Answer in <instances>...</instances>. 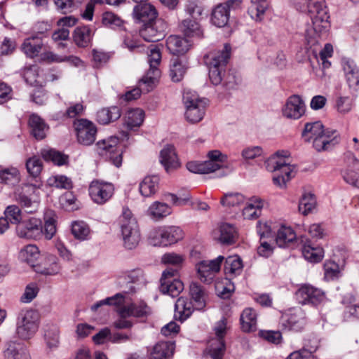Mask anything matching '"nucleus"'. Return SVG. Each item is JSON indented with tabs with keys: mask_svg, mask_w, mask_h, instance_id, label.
I'll list each match as a JSON object with an SVG mask.
<instances>
[{
	"mask_svg": "<svg viewBox=\"0 0 359 359\" xmlns=\"http://www.w3.org/2000/svg\"><path fill=\"white\" fill-rule=\"evenodd\" d=\"M230 55L231 46L225 44L222 50L210 52L205 57V62L209 68L210 81L215 86L222 83L227 90L235 89L238 85L235 75L230 73L224 75Z\"/></svg>",
	"mask_w": 359,
	"mask_h": 359,
	"instance_id": "f257e3e1",
	"label": "nucleus"
},
{
	"mask_svg": "<svg viewBox=\"0 0 359 359\" xmlns=\"http://www.w3.org/2000/svg\"><path fill=\"white\" fill-rule=\"evenodd\" d=\"M118 222L125 247L129 250L135 248L140 241V233L136 219L128 208H123Z\"/></svg>",
	"mask_w": 359,
	"mask_h": 359,
	"instance_id": "f03ea898",
	"label": "nucleus"
},
{
	"mask_svg": "<svg viewBox=\"0 0 359 359\" xmlns=\"http://www.w3.org/2000/svg\"><path fill=\"white\" fill-rule=\"evenodd\" d=\"M183 102L186 107L187 120L191 123L201 121L205 115L208 100L199 98L194 93L187 91L183 95Z\"/></svg>",
	"mask_w": 359,
	"mask_h": 359,
	"instance_id": "7ed1b4c3",
	"label": "nucleus"
},
{
	"mask_svg": "<svg viewBox=\"0 0 359 359\" xmlns=\"http://www.w3.org/2000/svg\"><path fill=\"white\" fill-rule=\"evenodd\" d=\"M266 168L274 172L273 183L280 188H284L286 183L292 177V174L294 167L287 160H277L275 156L270 157L266 162Z\"/></svg>",
	"mask_w": 359,
	"mask_h": 359,
	"instance_id": "20e7f679",
	"label": "nucleus"
},
{
	"mask_svg": "<svg viewBox=\"0 0 359 359\" xmlns=\"http://www.w3.org/2000/svg\"><path fill=\"white\" fill-rule=\"evenodd\" d=\"M97 153L106 157L116 167L118 168L122 164L123 149L118 145V138L111 137L109 140H103L97 143Z\"/></svg>",
	"mask_w": 359,
	"mask_h": 359,
	"instance_id": "39448f33",
	"label": "nucleus"
},
{
	"mask_svg": "<svg viewBox=\"0 0 359 359\" xmlns=\"http://www.w3.org/2000/svg\"><path fill=\"white\" fill-rule=\"evenodd\" d=\"M38 328L39 314L35 311L29 310L18 318L16 334L21 339H29L35 334Z\"/></svg>",
	"mask_w": 359,
	"mask_h": 359,
	"instance_id": "423d86ee",
	"label": "nucleus"
},
{
	"mask_svg": "<svg viewBox=\"0 0 359 359\" xmlns=\"http://www.w3.org/2000/svg\"><path fill=\"white\" fill-rule=\"evenodd\" d=\"M279 323L283 330L302 332L307 324L306 313L301 309L290 310L282 315Z\"/></svg>",
	"mask_w": 359,
	"mask_h": 359,
	"instance_id": "0eeeda50",
	"label": "nucleus"
},
{
	"mask_svg": "<svg viewBox=\"0 0 359 359\" xmlns=\"http://www.w3.org/2000/svg\"><path fill=\"white\" fill-rule=\"evenodd\" d=\"M183 231L178 226H167L160 228L151 233L154 245L168 246L177 243L183 238Z\"/></svg>",
	"mask_w": 359,
	"mask_h": 359,
	"instance_id": "6e6552de",
	"label": "nucleus"
},
{
	"mask_svg": "<svg viewBox=\"0 0 359 359\" xmlns=\"http://www.w3.org/2000/svg\"><path fill=\"white\" fill-rule=\"evenodd\" d=\"M73 126L79 144L90 146L94 143L97 129L93 122L86 118H80L74 121Z\"/></svg>",
	"mask_w": 359,
	"mask_h": 359,
	"instance_id": "1a4fd4ad",
	"label": "nucleus"
},
{
	"mask_svg": "<svg viewBox=\"0 0 359 359\" xmlns=\"http://www.w3.org/2000/svg\"><path fill=\"white\" fill-rule=\"evenodd\" d=\"M217 338L212 339L208 348V353L212 359H223L226 351L224 337L226 330V318H222L214 328Z\"/></svg>",
	"mask_w": 359,
	"mask_h": 359,
	"instance_id": "9d476101",
	"label": "nucleus"
},
{
	"mask_svg": "<svg viewBox=\"0 0 359 359\" xmlns=\"http://www.w3.org/2000/svg\"><path fill=\"white\" fill-rule=\"evenodd\" d=\"M177 276V269H166L161 278V292L172 297H177L184 290V284Z\"/></svg>",
	"mask_w": 359,
	"mask_h": 359,
	"instance_id": "9b49d317",
	"label": "nucleus"
},
{
	"mask_svg": "<svg viewBox=\"0 0 359 359\" xmlns=\"http://www.w3.org/2000/svg\"><path fill=\"white\" fill-rule=\"evenodd\" d=\"M295 297L297 302L302 305L317 306L323 302L325 295L321 290L311 285L304 284L296 291Z\"/></svg>",
	"mask_w": 359,
	"mask_h": 359,
	"instance_id": "f8f14e48",
	"label": "nucleus"
},
{
	"mask_svg": "<svg viewBox=\"0 0 359 359\" xmlns=\"http://www.w3.org/2000/svg\"><path fill=\"white\" fill-rule=\"evenodd\" d=\"M167 28V23L163 19H156L144 24L140 34L146 41L156 42L163 39Z\"/></svg>",
	"mask_w": 359,
	"mask_h": 359,
	"instance_id": "ddd939ff",
	"label": "nucleus"
},
{
	"mask_svg": "<svg viewBox=\"0 0 359 359\" xmlns=\"http://www.w3.org/2000/svg\"><path fill=\"white\" fill-rule=\"evenodd\" d=\"M224 259L223 256H219L212 260H203L196 264L199 279L206 283H210L219 273L221 264Z\"/></svg>",
	"mask_w": 359,
	"mask_h": 359,
	"instance_id": "4468645a",
	"label": "nucleus"
},
{
	"mask_svg": "<svg viewBox=\"0 0 359 359\" xmlns=\"http://www.w3.org/2000/svg\"><path fill=\"white\" fill-rule=\"evenodd\" d=\"M114 187L112 183L102 180H93L89 186V194L97 204L103 205L114 195Z\"/></svg>",
	"mask_w": 359,
	"mask_h": 359,
	"instance_id": "2eb2a0df",
	"label": "nucleus"
},
{
	"mask_svg": "<svg viewBox=\"0 0 359 359\" xmlns=\"http://www.w3.org/2000/svg\"><path fill=\"white\" fill-rule=\"evenodd\" d=\"M239 0H229L224 3L217 5L211 13V22L217 27H224L229 20V12L231 9L239 7Z\"/></svg>",
	"mask_w": 359,
	"mask_h": 359,
	"instance_id": "dca6fc26",
	"label": "nucleus"
},
{
	"mask_svg": "<svg viewBox=\"0 0 359 359\" xmlns=\"http://www.w3.org/2000/svg\"><path fill=\"white\" fill-rule=\"evenodd\" d=\"M16 231L20 238L37 239L43 234L42 222L39 219L31 217L18 225Z\"/></svg>",
	"mask_w": 359,
	"mask_h": 359,
	"instance_id": "f3484780",
	"label": "nucleus"
},
{
	"mask_svg": "<svg viewBox=\"0 0 359 359\" xmlns=\"http://www.w3.org/2000/svg\"><path fill=\"white\" fill-rule=\"evenodd\" d=\"M314 25L328 23L330 15L324 0H305Z\"/></svg>",
	"mask_w": 359,
	"mask_h": 359,
	"instance_id": "a211bd4d",
	"label": "nucleus"
},
{
	"mask_svg": "<svg viewBox=\"0 0 359 359\" xmlns=\"http://www.w3.org/2000/svg\"><path fill=\"white\" fill-rule=\"evenodd\" d=\"M346 162L348 168L343 173L346 182L359 189V160L351 152L346 154Z\"/></svg>",
	"mask_w": 359,
	"mask_h": 359,
	"instance_id": "6ab92c4d",
	"label": "nucleus"
},
{
	"mask_svg": "<svg viewBox=\"0 0 359 359\" xmlns=\"http://www.w3.org/2000/svg\"><path fill=\"white\" fill-rule=\"evenodd\" d=\"M26 168L28 173L31 177L34 179V183L23 184V187L36 190L42 186V182L40 180L39 175L43 169L42 161L39 157L33 156L27 160Z\"/></svg>",
	"mask_w": 359,
	"mask_h": 359,
	"instance_id": "aec40b11",
	"label": "nucleus"
},
{
	"mask_svg": "<svg viewBox=\"0 0 359 359\" xmlns=\"http://www.w3.org/2000/svg\"><path fill=\"white\" fill-rule=\"evenodd\" d=\"M305 112V104L300 96H290L283 109V115L289 118L298 119Z\"/></svg>",
	"mask_w": 359,
	"mask_h": 359,
	"instance_id": "412c9836",
	"label": "nucleus"
},
{
	"mask_svg": "<svg viewBox=\"0 0 359 359\" xmlns=\"http://www.w3.org/2000/svg\"><path fill=\"white\" fill-rule=\"evenodd\" d=\"M346 79L350 89L359 91V69L353 60L343 59L341 62Z\"/></svg>",
	"mask_w": 359,
	"mask_h": 359,
	"instance_id": "4be33fe9",
	"label": "nucleus"
},
{
	"mask_svg": "<svg viewBox=\"0 0 359 359\" xmlns=\"http://www.w3.org/2000/svg\"><path fill=\"white\" fill-rule=\"evenodd\" d=\"M160 162L167 172H172L180 167L175 147L166 145L160 152Z\"/></svg>",
	"mask_w": 359,
	"mask_h": 359,
	"instance_id": "5701e85b",
	"label": "nucleus"
},
{
	"mask_svg": "<svg viewBox=\"0 0 359 359\" xmlns=\"http://www.w3.org/2000/svg\"><path fill=\"white\" fill-rule=\"evenodd\" d=\"M133 17L144 24L153 21L158 18V13L155 7L148 3H140L133 8Z\"/></svg>",
	"mask_w": 359,
	"mask_h": 359,
	"instance_id": "b1692460",
	"label": "nucleus"
},
{
	"mask_svg": "<svg viewBox=\"0 0 359 359\" xmlns=\"http://www.w3.org/2000/svg\"><path fill=\"white\" fill-rule=\"evenodd\" d=\"M175 345L172 341H158L149 351L148 359H171Z\"/></svg>",
	"mask_w": 359,
	"mask_h": 359,
	"instance_id": "393cba45",
	"label": "nucleus"
},
{
	"mask_svg": "<svg viewBox=\"0 0 359 359\" xmlns=\"http://www.w3.org/2000/svg\"><path fill=\"white\" fill-rule=\"evenodd\" d=\"M28 126L31 135L37 140H41L46 137L49 130L48 125L36 114H32L29 116Z\"/></svg>",
	"mask_w": 359,
	"mask_h": 359,
	"instance_id": "a878e982",
	"label": "nucleus"
},
{
	"mask_svg": "<svg viewBox=\"0 0 359 359\" xmlns=\"http://www.w3.org/2000/svg\"><path fill=\"white\" fill-rule=\"evenodd\" d=\"M336 131L329 132L318 137H315L313 141V147L318 152L332 149L339 142Z\"/></svg>",
	"mask_w": 359,
	"mask_h": 359,
	"instance_id": "bb28decb",
	"label": "nucleus"
},
{
	"mask_svg": "<svg viewBox=\"0 0 359 359\" xmlns=\"http://www.w3.org/2000/svg\"><path fill=\"white\" fill-rule=\"evenodd\" d=\"M196 309L195 304L187 297L178 298L175 304V318L183 322L189 318Z\"/></svg>",
	"mask_w": 359,
	"mask_h": 359,
	"instance_id": "cd10ccee",
	"label": "nucleus"
},
{
	"mask_svg": "<svg viewBox=\"0 0 359 359\" xmlns=\"http://www.w3.org/2000/svg\"><path fill=\"white\" fill-rule=\"evenodd\" d=\"M43 46L42 39L34 36L24 40L21 45V50L27 57L33 59L39 57Z\"/></svg>",
	"mask_w": 359,
	"mask_h": 359,
	"instance_id": "c85d7f7f",
	"label": "nucleus"
},
{
	"mask_svg": "<svg viewBox=\"0 0 359 359\" xmlns=\"http://www.w3.org/2000/svg\"><path fill=\"white\" fill-rule=\"evenodd\" d=\"M190 46V41L180 36L170 35L166 40V47L169 52L174 55L186 53Z\"/></svg>",
	"mask_w": 359,
	"mask_h": 359,
	"instance_id": "c756f323",
	"label": "nucleus"
},
{
	"mask_svg": "<svg viewBox=\"0 0 359 359\" xmlns=\"http://www.w3.org/2000/svg\"><path fill=\"white\" fill-rule=\"evenodd\" d=\"M93 34L89 26H79L73 32V41L78 47L86 48L90 45Z\"/></svg>",
	"mask_w": 359,
	"mask_h": 359,
	"instance_id": "7c9ffc66",
	"label": "nucleus"
},
{
	"mask_svg": "<svg viewBox=\"0 0 359 359\" xmlns=\"http://www.w3.org/2000/svg\"><path fill=\"white\" fill-rule=\"evenodd\" d=\"M161 72L158 67H150L147 73L139 81V87L146 92L151 91L158 82Z\"/></svg>",
	"mask_w": 359,
	"mask_h": 359,
	"instance_id": "2f4dec72",
	"label": "nucleus"
},
{
	"mask_svg": "<svg viewBox=\"0 0 359 359\" xmlns=\"http://www.w3.org/2000/svg\"><path fill=\"white\" fill-rule=\"evenodd\" d=\"M257 314L252 308H245L240 317L241 329L245 332H253L257 327Z\"/></svg>",
	"mask_w": 359,
	"mask_h": 359,
	"instance_id": "473e14b6",
	"label": "nucleus"
},
{
	"mask_svg": "<svg viewBox=\"0 0 359 359\" xmlns=\"http://www.w3.org/2000/svg\"><path fill=\"white\" fill-rule=\"evenodd\" d=\"M237 232L233 226L224 223L220 225L219 236L217 240L222 245H229L235 243L237 240Z\"/></svg>",
	"mask_w": 359,
	"mask_h": 359,
	"instance_id": "72a5a7b5",
	"label": "nucleus"
},
{
	"mask_svg": "<svg viewBox=\"0 0 359 359\" xmlns=\"http://www.w3.org/2000/svg\"><path fill=\"white\" fill-rule=\"evenodd\" d=\"M263 207V200L257 197H252L243 210V215L245 219H255L260 216Z\"/></svg>",
	"mask_w": 359,
	"mask_h": 359,
	"instance_id": "f704fd0d",
	"label": "nucleus"
},
{
	"mask_svg": "<svg viewBox=\"0 0 359 359\" xmlns=\"http://www.w3.org/2000/svg\"><path fill=\"white\" fill-rule=\"evenodd\" d=\"M121 116V109L114 106L99 110L96 114V120L99 123L106 125L118 120Z\"/></svg>",
	"mask_w": 359,
	"mask_h": 359,
	"instance_id": "c9c22d12",
	"label": "nucleus"
},
{
	"mask_svg": "<svg viewBox=\"0 0 359 359\" xmlns=\"http://www.w3.org/2000/svg\"><path fill=\"white\" fill-rule=\"evenodd\" d=\"M189 294L194 302L196 309H203L206 305V293L203 287L199 283L193 282L189 286Z\"/></svg>",
	"mask_w": 359,
	"mask_h": 359,
	"instance_id": "e433bc0d",
	"label": "nucleus"
},
{
	"mask_svg": "<svg viewBox=\"0 0 359 359\" xmlns=\"http://www.w3.org/2000/svg\"><path fill=\"white\" fill-rule=\"evenodd\" d=\"M44 340L50 349L55 348L60 344V329L55 324H47L44 328Z\"/></svg>",
	"mask_w": 359,
	"mask_h": 359,
	"instance_id": "4c0bfd02",
	"label": "nucleus"
},
{
	"mask_svg": "<svg viewBox=\"0 0 359 359\" xmlns=\"http://www.w3.org/2000/svg\"><path fill=\"white\" fill-rule=\"evenodd\" d=\"M304 257L313 263L319 262L324 256V250L322 248L314 247L310 241H306L302 247Z\"/></svg>",
	"mask_w": 359,
	"mask_h": 359,
	"instance_id": "58836bf2",
	"label": "nucleus"
},
{
	"mask_svg": "<svg viewBox=\"0 0 359 359\" xmlns=\"http://www.w3.org/2000/svg\"><path fill=\"white\" fill-rule=\"evenodd\" d=\"M159 178L156 175L147 176L140 184L139 189L144 197H150L158 189Z\"/></svg>",
	"mask_w": 359,
	"mask_h": 359,
	"instance_id": "ea45409f",
	"label": "nucleus"
},
{
	"mask_svg": "<svg viewBox=\"0 0 359 359\" xmlns=\"http://www.w3.org/2000/svg\"><path fill=\"white\" fill-rule=\"evenodd\" d=\"M296 240V233L290 227L281 226L276 237V243L280 248L290 247Z\"/></svg>",
	"mask_w": 359,
	"mask_h": 359,
	"instance_id": "a19ab883",
	"label": "nucleus"
},
{
	"mask_svg": "<svg viewBox=\"0 0 359 359\" xmlns=\"http://www.w3.org/2000/svg\"><path fill=\"white\" fill-rule=\"evenodd\" d=\"M180 28L185 36L189 37L197 36L201 38L203 36V30L197 20L185 19L181 22Z\"/></svg>",
	"mask_w": 359,
	"mask_h": 359,
	"instance_id": "79ce46f5",
	"label": "nucleus"
},
{
	"mask_svg": "<svg viewBox=\"0 0 359 359\" xmlns=\"http://www.w3.org/2000/svg\"><path fill=\"white\" fill-rule=\"evenodd\" d=\"M329 132L330 131L323 129V125L320 121L307 123L305 124L304 129L302 132V137L305 138L306 141L310 142L313 138H315V137H317Z\"/></svg>",
	"mask_w": 359,
	"mask_h": 359,
	"instance_id": "37998d69",
	"label": "nucleus"
},
{
	"mask_svg": "<svg viewBox=\"0 0 359 359\" xmlns=\"http://www.w3.org/2000/svg\"><path fill=\"white\" fill-rule=\"evenodd\" d=\"M27 189L34 191L32 189L21 187V191L19 189L15 192L16 199L22 208L25 209L27 213H34L36 212L39 204L36 201H32L29 197H27L24 192L27 191Z\"/></svg>",
	"mask_w": 359,
	"mask_h": 359,
	"instance_id": "c03bdc74",
	"label": "nucleus"
},
{
	"mask_svg": "<svg viewBox=\"0 0 359 359\" xmlns=\"http://www.w3.org/2000/svg\"><path fill=\"white\" fill-rule=\"evenodd\" d=\"M39 256L40 252L35 245H26L20 252V259L32 267L35 266Z\"/></svg>",
	"mask_w": 359,
	"mask_h": 359,
	"instance_id": "a18cd8bd",
	"label": "nucleus"
},
{
	"mask_svg": "<svg viewBox=\"0 0 359 359\" xmlns=\"http://www.w3.org/2000/svg\"><path fill=\"white\" fill-rule=\"evenodd\" d=\"M187 67L178 58H173L170 61V76L172 81L179 82L182 81L186 74Z\"/></svg>",
	"mask_w": 359,
	"mask_h": 359,
	"instance_id": "49530a36",
	"label": "nucleus"
},
{
	"mask_svg": "<svg viewBox=\"0 0 359 359\" xmlns=\"http://www.w3.org/2000/svg\"><path fill=\"white\" fill-rule=\"evenodd\" d=\"M6 359H31L29 352L19 344L10 342L4 351Z\"/></svg>",
	"mask_w": 359,
	"mask_h": 359,
	"instance_id": "de8ad7c7",
	"label": "nucleus"
},
{
	"mask_svg": "<svg viewBox=\"0 0 359 359\" xmlns=\"http://www.w3.org/2000/svg\"><path fill=\"white\" fill-rule=\"evenodd\" d=\"M20 180V172L14 167L0 168V183L15 185Z\"/></svg>",
	"mask_w": 359,
	"mask_h": 359,
	"instance_id": "09e8293b",
	"label": "nucleus"
},
{
	"mask_svg": "<svg viewBox=\"0 0 359 359\" xmlns=\"http://www.w3.org/2000/svg\"><path fill=\"white\" fill-rule=\"evenodd\" d=\"M144 118V112L140 109H133L127 112L125 124L126 127L132 130L139 127L142 123Z\"/></svg>",
	"mask_w": 359,
	"mask_h": 359,
	"instance_id": "8fccbe9b",
	"label": "nucleus"
},
{
	"mask_svg": "<svg viewBox=\"0 0 359 359\" xmlns=\"http://www.w3.org/2000/svg\"><path fill=\"white\" fill-rule=\"evenodd\" d=\"M41 155L44 160L52 161L59 166L67 165L69 161L67 155L54 149L43 150L41 151Z\"/></svg>",
	"mask_w": 359,
	"mask_h": 359,
	"instance_id": "3c124183",
	"label": "nucleus"
},
{
	"mask_svg": "<svg viewBox=\"0 0 359 359\" xmlns=\"http://www.w3.org/2000/svg\"><path fill=\"white\" fill-rule=\"evenodd\" d=\"M187 168L191 172L208 174L215 171L217 165L211 162L190 161L187 163Z\"/></svg>",
	"mask_w": 359,
	"mask_h": 359,
	"instance_id": "603ef678",
	"label": "nucleus"
},
{
	"mask_svg": "<svg viewBox=\"0 0 359 359\" xmlns=\"http://www.w3.org/2000/svg\"><path fill=\"white\" fill-rule=\"evenodd\" d=\"M266 0H251L252 5L248 8V14L256 21L262 20L266 8Z\"/></svg>",
	"mask_w": 359,
	"mask_h": 359,
	"instance_id": "864d4df0",
	"label": "nucleus"
},
{
	"mask_svg": "<svg viewBox=\"0 0 359 359\" xmlns=\"http://www.w3.org/2000/svg\"><path fill=\"white\" fill-rule=\"evenodd\" d=\"M90 231L88 225L83 221H76L72 224V233L74 238L78 240L84 241L88 239Z\"/></svg>",
	"mask_w": 359,
	"mask_h": 359,
	"instance_id": "5fc2aeb1",
	"label": "nucleus"
},
{
	"mask_svg": "<svg viewBox=\"0 0 359 359\" xmlns=\"http://www.w3.org/2000/svg\"><path fill=\"white\" fill-rule=\"evenodd\" d=\"M184 261V256L175 252L165 253L162 257V262L163 264L172 266L167 269H177V275L179 274L180 269L182 266Z\"/></svg>",
	"mask_w": 359,
	"mask_h": 359,
	"instance_id": "6e6d98bb",
	"label": "nucleus"
},
{
	"mask_svg": "<svg viewBox=\"0 0 359 359\" xmlns=\"http://www.w3.org/2000/svg\"><path fill=\"white\" fill-rule=\"evenodd\" d=\"M245 196L238 192L227 193L221 198L220 203L223 206L236 207L245 202Z\"/></svg>",
	"mask_w": 359,
	"mask_h": 359,
	"instance_id": "4d7b16f0",
	"label": "nucleus"
},
{
	"mask_svg": "<svg viewBox=\"0 0 359 359\" xmlns=\"http://www.w3.org/2000/svg\"><path fill=\"white\" fill-rule=\"evenodd\" d=\"M316 204L313 194L311 193L304 194L299 203V210L303 215H306L315 208Z\"/></svg>",
	"mask_w": 359,
	"mask_h": 359,
	"instance_id": "13d9d810",
	"label": "nucleus"
},
{
	"mask_svg": "<svg viewBox=\"0 0 359 359\" xmlns=\"http://www.w3.org/2000/svg\"><path fill=\"white\" fill-rule=\"evenodd\" d=\"M148 213L154 219H161L170 213V208L166 203L155 202L149 207Z\"/></svg>",
	"mask_w": 359,
	"mask_h": 359,
	"instance_id": "bf43d9fd",
	"label": "nucleus"
},
{
	"mask_svg": "<svg viewBox=\"0 0 359 359\" xmlns=\"http://www.w3.org/2000/svg\"><path fill=\"white\" fill-rule=\"evenodd\" d=\"M112 56L109 52H105L102 50L93 49L92 50L93 65L95 68H100L107 64Z\"/></svg>",
	"mask_w": 359,
	"mask_h": 359,
	"instance_id": "052dcab7",
	"label": "nucleus"
},
{
	"mask_svg": "<svg viewBox=\"0 0 359 359\" xmlns=\"http://www.w3.org/2000/svg\"><path fill=\"white\" fill-rule=\"evenodd\" d=\"M324 278L327 281L334 280L341 276L339 266L334 262L327 261L324 264Z\"/></svg>",
	"mask_w": 359,
	"mask_h": 359,
	"instance_id": "680f3d73",
	"label": "nucleus"
},
{
	"mask_svg": "<svg viewBox=\"0 0 359 359\" xmlns=\"http://www.w3.org/2000/svg\"><path fill=\"white\" fill-rule=\"evenodd\" d=\"M243 267L242 260L238 256H230L224 262V271L226 274H234L240 271Z\"/></svg>",
	"mask_w": 359,
	"mask_h": 359,
	"instance_id": "e2e57ef3",
	"label": "nucleus"
},
{
	"mask_svg": "<svg viewBox=\"0 0 359 359\" xmlns=\"http://www.w3.org/2000/svg\"><path fill=\"white\" fill-rule=\"evenodd\" d=\"M4 215L11 224L19 225L22 222L21 210L15 205H8L4 211Z\"/></svg>",
	"mask_w": 359,
	"mask_h": 359,
	"instance_id": "0e129e2a",
	"label": "nucleus"
},
{
	"mask_svg": "<svg viewBox=\"0 0 359 359\" xmlns=\"http://www.w3.org/2000/svg\"><path fill=\"white\" fill-rule=\"evenodd\" d=\"M102 24L111 29L121 27L123 25V20L112 12H104L102 18Z\"/></svg>",
	"mask_w": 359,
	"mask_h": 359,
	"instance_id": "69168bd1",
	"label": "nucleus"
},
{
	"mask_svg": "<svg viewBox=\"0 0 359 359\" xmlns=\"http://www.w3.org/2000/svg\"><path fill=\"white\" fill-rule=\"evenodd\" d=\"M50 186L58 189H70L73 187L72 181L65 175H56L48 179Z\"/></svg>",
	"mask_w": 359,
	"mask_h": 359,
	"instance_id": "338daca9",
	"label": "nucleus"
},
{
	"mask_svg": "<svg viewBox=\"0 0 359 359\" xmlns=\"http://www.w3.org/2000/svg\"><path fill=\"white\" fill-rule=\"evenodd\" d=\"M187 13L194 19L198 20L202 15L203 8L196 0H189L186 6Z\"/></svg>",
	"mask_w": 359,
	"mask_h": 359,
	"instance_id": "774afa93",
	"label": "nucleus"
}]
</instances>
